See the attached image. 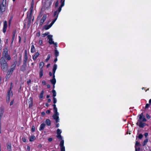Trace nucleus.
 Listing matches in <instances>:
<instances>
[{"instance_id": "f257e3e1", "label": "nucleus", "mask_w": 151, "mask_h": 151, "mask_svg": "<svg viewBox=\"0 0 151 151\" xmlns=\"http://www.w3.org/2000/svg\"><path fill=\"white\" fill-rule=\"evenodd\" d=\"M9 49L7 47H5L3 49L2 53V57L0 60L9 61L11 59V57L9 54H8Z\"/></svg>"}, {"instance_id": "f03ea898", "label": "nucleus", "mask_w": 151, "mask_h": 151, "mask_svg": "<svg viewBox=\"0 0 151 151\" xmlns=\"http://www.w3.org/2000/svg\"><path fill=\"white\" fill-rule=\"evenodd\" d=\"M0 64L1 65V68L4 71H6L8 69L9 66L6 60H3L0 59Z\"/></svg>"}, {"instance_id": "7ed1b4c3", "label": "nucleus", "mask_w": 151, "mask_h": 151, "mask_svg": "<svg viewBox=\"0 0 151 151\" xmlns=\"http://www.w3.org/2000/svg\"><path fill=\"white\" fill-rule=\"evenodd\" d=\"M139 116V118L138 119V122L136 123V124L140 127L143 128L146 124L145 123H143L142 121V118L143 116V113H142Z\"/></svg>"}, {"instance_id": "20e7f679", "label": "nucleus", "mask_w": 151, "mask_h": 151, "mask_svg": "<svg viewBox=\"0 0 151 151\" xmlns=\"http://www.w3.org/2000/svg\"><path fill=\"white\" fill-rule=\"evenodd\" d=\"M6 6V0H3L1 4L0 3V14L2 15L5 11Z\"/></svg>"}, {"instance_id": "39448f33", "label": "nucleus", "mask_w": 151, "mask_h": 151, "mask_svg": "<svg viewBox=\"0 0 151 151\" xmlns=\"http://www.w3.org/2000/svg\"><path fill=\"white\" fill-rule=\"evenodd\" d=\"M51 4V2L50 1H47L45 2V4L42 6V9H43L45 10L48 9Z\"/></svg>"}, {"instance_id": "423d86ee", "label": "nucleus", "mask_w": 151, "mask_h": 151, "mask_svg": "<svg viewBox=\"0 0 151 151\" xmlns=\"http://www.w3.org/2000/svg\"><path fill=\"white\" fill-rule=\"evenodd\" d=\"M17 61H14V63L11 66V67L9 70L10 72H12V73L13 72V71L15 69V68L16 66V65L17 64Z\"/></svg>"}, {"instance_id": "0eeeda50", "label": "nucleus", "mask_w": 151, "mask_h": 151, "mask_svg": "<svg viewBox=\"0 0 151 151\" xmlns=\"http://www.w3.org/2000/svg\"><path fill=\"white\" fill-rule=\"evenodd\" d=\"M7 25V22L6 21H5L4 22V27L3 29V31L4 33H5L6 31Z\"/></svg>"}, {"instance_id": "6e6552de", "label": "nucleus", "mask_w": 151, "mask_h": 151, "mask_svg": "<svg viewBox=\"0 0 151 151\" xmlns=\"http://www.w3.org/2000/svg\"><path fill=\"white\" fill-rule=\"evenodd\" d=\"M59 115L57 114H54L52 116V117H53L54 119H55L56 123H58L59 122V118L58 116Z\"/></svg>"}, {"instance_id": "1a4fd4ad", "label": "nucleus", "mask_w": 151, "mask_h": 151, "mask_svg": "<svg viewBox=\"0 0 151 151\" xmlns=\"http://www.w3.org/2000/svg\"><path fill=\"white\" fill-rule=\"evenodd\" d=\"M7 148L9 151H11V144L10 142L7 144Z\"/></svg>"}, {"instance_id": "9d476101", "label": "nucleus", "mask_w": 151, "mask_h": 151, "mask_svg": "<svg viewBox=\"0 0 151 151\" xmlns=\"http://www.w3.org/2000/svg\"><path fill=\"white\" fill-rule=\"evenodd\" d=\"M46 126L45 124V123L42 124L40 125V127L39 128V130L40 131L43 130Z\"/></svg>"}, {"instance_id": "9b49d317", "label": "nucleus", "mask_w": 151, "mask_h": 151, "mask_svg": "<svg viewBox=\"0 0 151 151\" xmlns=\"http://www.w3.org/2000/svg\"><path fill=\"white\" fill-rule=\"evenodd\" d=\"M12 87L11 86L10 87V89L9 90H8L7 92V96L9 97L10 98V96H12L13 95V92L12 91H11V93H10V91H11V89L12 88Z\"/></svg>"}, {"instance_id": "f8f14e48", "label": "nucleus", "mask_w": 151, "mask_h": 151, "mask_svg": "<svg viewBox=\"0 0 151 151\" xmlns=\"http://www.w3.org/2000/svg\"><path fill=\"white\" fill-rule=\"evenodd\" d=\"M40 54L38 52H36L34 56H33V59L34 60H36L37 57L39 56Z\"/></svg>"}, {"instance_id": "ddd939ff", "label": "nucleus", "mask_w": 151, "mask_h": 151, "mask_svg": "<svg viewBox=\"0 0 151 151\" xmlns=\"http://www.w3.org/2000/svg\"><path fill=\"white\" fill-rule=\"evenodd\" d=\"M15 34H16V31H14L13 32V36H12V42H11V46L12 45L14 39Z\"/></svg>"}, {"instance_id": "4468645a", "label": "nucleus", "mask_w": 151, "mask_h": 151, "mask_svg": "<svg viewBox=\"0 0 151 151\" xmlns=\"http://www.w3.org/2000/svg\"><path fill=\"white\" fill-rule=\"evenodd\" d=\"M43 69L40 68L39 72L40 78H41L43 76Z\"/></svg>"}, {"instance_id": "2eb2a0df", "label": "nucleus", "mask_w": 151, "mask_h": 151, "mask_svg": "<svg viewBox=\"0 0 151 151\" xmlns=\"http://www.w3.org/2000/svg\"><path fill=\"white\" fill-rule=\"evenodd\" d=\"M27 66L23 65L21 67V70L22 71H24L26 69Z\"/></svg>"}, {"instance_id": "dca6fc26", "label": "nucleus", "mask_w": 151, "mask_h": 151, "mask_svg": "<svg viewBox=\"0 0 151 151\" xmlns=\"http://www.w3.org/2000/svg\"><path fill=\"white\" fill-rule=\"evenodd\" d=\"M30 101L28 102L29 104V107L31 108L32 106V100L31 97L30 98Z\"/></svg>"}, {"instance_id": "f3484780", "label": "nucleus", "mask_w": 151, "mask_h": 151, "mask_svg": "<svg viewBox=\"0 0 151 151\" xmlns=\"http://www.w3.org/2000/svg\"><path fill=\"white\" fill-rule=\"evenodd\" d=\"M45 123L47 126H49L50 125V121L49 119H47L45 121Z\"/></svg>"}, {"instance_id": "a211bd4d", "label": "nucleus", "mask_w": 151, "mask_h": 151, "mask_svg": "<svg viewBox=\"0 0 151 151\" xmlns=\"http://www.w3.org/2000/svg\"><path fill=\"white\" fill-rule=\"evenodd\" d=\"M35 137L34 136L32 135L30 137L29 139V141L30 142H32L35 140Z\"/></svg>"}, {"instance_id": "6ab92c4d", "label": "nucleus", "mask_w": 151, "mask_h": 151, "mask_svg": "<svg viewBox=\"0 0 151 151\" xmlns=\"http://www.w3.org/2000/svg\"><path fill=\"white\" fill-rule=\"evenodd\" d=\"M55 55L56 57H57L59 55V52L57 50V48L56 47L55 50Z\"/></svg>"}, {"instance_id": "aec40b11", "label": "nucleus", "mask_w": 151, "mask_h": 151, "mask_svg": "<svg viewBox=\"0 0 151 151\" xmlns=\"http://www.w3.org/2000/svg\"><path fill=\"white\" fill-rule=\"evenodd\" d=\"M35 49L34 45H32L31 46V52L34 53L35 52Z\"/></svg>"}, {"instance_id": "412c9836", "label": "nucleus", "mask_w": 151, "mask_h": 151, "mask_svg": "<svg viewBox=\"0 0 151 151\" xmlns=\"http://www.w3.org/2000/svg\"><path fill=\"white\" fill-rule=\"evenodd\" d=\"M32 17V16L29 15L28 17V24H30L31 22V20Z\"/></svg>"}, {"instance_id": "4be33fe9", "label": "nucleus", "mask_w": 151, "mask_h": 151, "mask_svg": "<svg viewBox=\"0 0 151 151\" xmlns=\"http://www.w3.org/2000/svg\"><path fill=\"white\" fill-rule=\"evenodd\" d=\"M44 93V91L42 90L40 93L39 98L40 99H42L43 97V95Z\"/></svg>"}, {"instance_id": "5701e85b", "label": "nucleus", "mask_w": 151, "mask_h": 151, "mask_svg": "<svg viewBox=\"0 0 151 151\" xmlns=\"http://www.w3.org/2000/svg\"><path fill=\"white\" fill-rule=\"evenodd\" d=\"M64 140H61V141L60 142V147H64Z\"/></svg>"}, {"instance_id": "b1692460", "label": "nucleus", "mask_w": 151, "mask_h": 151, "mask_svg": "<svg viewBox=\"0 0 151 151\" xmlns=\"http://www.w3.org/2000/svg\"><path fill=\"white\" fill-rule=\"evenodd\" d=\"M46 17H46V15H44L42 18L41 19V21H42L43 22H45V20L46 19Z\"/></svg>"}, {"instance_id": "393cba45", "label": "nucleus", "mask_w": 151, "mask_h": 151, "mask_svg": "<svg viewBox=\"0 0 151 151\" xmlns=\"http://www.w3.org/2000/svg\"><path fill=\"white\" fill-rule=\"evenodd\" d=\"M53 111L54 113V114L59 115V113L57 111V108L53 109Z\"/></svg>"}, {"instance_id": "a878e982", "label": "nucleus", "mask_w": 151, "mask_h": 151, "mask_svg": "<svg viewBox=\"0 0 151 151\" xmlns=\"http://www.w3.org/2000/svg\"><path fill=\"white\" fill-rule=\"evenodd\" d=\"M27 51L26 50H25V52L24 55V60H27L28 59V57L27 53Z\"/></svg>"}, {"instance_id": "bb28decb", "label": "nucleus", "mask_w": 151, "mask_h": 151, "mask_svg": "<svg viewBox=\"0 0 151 151\" xmlns=\"http://www.w3.org/2000/svg\"><path fill=\"white\" fill-rule=\"evenodd\" d=\"M44 63L43 62H41L39 64L40 68H42L43 66H44Z\"/></svg>"}, {"instance_id": "cd10ccee", "label": "nucleus", "mask_w": 151, "mask_h": 151, "mask_svg": "<svg viewBox=\"0 0 151 151\" xmlns=\"http://www.w3.org/2000/svg\"><path fill=\"white\" fill-rule=\"evenodd\" d=\"M4 112V109L3 107H1L0 109V113L3 114Z\"/></svg>"}, {"instance_id": "c85d7f7f", "label": "nucleus", "mask_w": 151, "mask_h": 151, "mask_svg": "<svg viewBox=\"0 0 151 151\" xmlns=\"http://www.w3.org/2000/svg\"><path fill=\"white\" fill-rule=\"evenodd\" d=\"M148 141V139H145L144 141L143 142V143H142V145L143 146H145V145H146L147 143V142Z\"/></svg>"}, {"instance_id": "c756f323", "label": "nucleus", "mask_w": 151, "mask_h": 151, "mask_svg": "<svg viewBox=\"0 0 151 151\" xmlns=\"http://www.w3.org/2000/svg\"><path fill=\"white\" fill-rule=\"evenodd\" d=\"M50 82L53 85H55L56 83V79H52L50 80Z\"/></svg>"}, {"instance_id": "7c9ffc66", "label": "nucleus", "mask_w": 151, "mask_h": 151, "mask_svg": "<svg viewBox=\"0 0 151 151\" xmlns=\"http://www.w3.org/2000/svg\"><path fill=\"white\" fill-rule=\"evenodd\" d=\"M52 92L53 94L52 96L53 97H55L56 96V91L54 90H53L52 91Z\"/></svg>"}, {"instance_id": "2f4dec72", "label": "nucleus", "mask_w": 151, "mask_h": 151, "mask_svg": "<svg viewBox=\"0 0 151 151\" xmlns=\"http://www.w3.org/2000/svg\"><path fill=\"white\" fill-rule=\"evenodd\" d=\"M59 13L58 12V11H56L54 12V16L56 17L58 15V14Z\"/></svg>"}, {"instance_id": "473e14b6", "label": "nucleus", "mask_w": 151, "mask_h": 151, "mask_svg": "<svg viewBox=\"0 0 151 151\" xmlns=\"http://www.w3.org/2000/svg\"><path fill=\"white\" fill-rule=\"evenodd\" d=\"M140 146V144L139 143V142H138V141H136L135 143V147H137V146Z\"/></svg>"}, {"instance_id": "72a5a7b5", "label": "nucleus", "mask_w": 151, "mask_h": 151, "mask_svg": "<svg viewBox=\"0 0 151 151\" xmlns=\"http://www.w3.org/2000/svg\"><path fill=\"white\" fill-rule=\"evenodd\" d=\"M57 135L60 134L62 132L61 130H60L59 129H58L57 130Z\"/></svg>"}, {"instance_id": "f704fd0d", "label": "nucleus", "mask_w": 151, "mask_h": 151, "mask_svg": "<svg viewBox=\"0 0 151 151\" xmlns=\"http://www.w3.org/2000/svg\"><path fill=\"white\" fill-rule=\"evenodd\" d=\"M48 42L50 44H54V42L53 41L52 39V40H49Z\"/></svg>"}, {"instance_id": "c9c22d12", "label": "nucleus", "mask_w": 151, "mask_h": 151, "mask_svg": "<svg viewBox=\"0 0 151 151\" xmlns=\"http://www.w3.org/2000/svg\"><path fill=\"white\" fill-rule=\"evenodd\" d=\"M43 27L45 29L47 30L49 29L50 27L49 26V25H45Z\"/></svg>"}, {"instance_id": "e433bc0d", "label": "nucleus", "mask_w": 151, "mask_h": 151, "mask_svg": "<svg viewBox=\"0 0 151 151\" xmlns=\"http://www.w3.org/2000/svg\"><path fill=\"white\" fill-rule=\"evenodd\" d=\"M57 137L58 139H59L61 140H63L62 139V138H63L62 137V136L60 134L57 135Z\"/></svg>"}, {"instance_id": "4c0bfd02", "label": "nucleus", "mask_w": 151, "mask_h": 151, "mask_svg": "<svg viewBox=\"0 0 151 151\" xmlns=\"http://www.w3.org/2000/svg\"><path fill=\"white\" fill-rule=\"evenodd\" d=\"M63 6H63V5L62 6V4H61V6L58 8V10L57 11H58V12L59 13L60 12V11H61V10L62 7Z\"/></svg>"}, {"instance_id": "58836bf2", "label": "nucleus", "mask_w": 151, "mask_h": 151, "mask_svg": "<svg viewBox=\"0 0 151 151\" xmlns=\"http://www.w3.org/2000/svg\"><path fill=\"white\" fill-rule=\"evenodd\" d=\"M142 122H145L147 121V119H146L145 117L143 116L142 118Z\"/></svg>"}, {"instance_id": "ea45409f", "label": "nucleus", "mask_w": 151, "mask_h": 151, "mask_svg": "<svg viewBox=\"0 0 151 151\" xmlns=\"http://www.w3.org/2000/svg\"><path fill=\"white\" fill-rule=\"evenodd\" d=\"M10 98L9 97L7 96L6 98V102L7 103H9V101H10Z\"/></svg>"}, {"instance_id": "a19ab883", "label": "nucleus", "mask_w": 151, "mask_h": 151, "mask_svg": "<svg viewBox=\"0 0 151 151\" xmlns=\"http://www.w3.org/2000/svg\"><path fill=\"white\" fill-rule=\"evenodd\" d=\"M57 65L56 64H55L53 66L52 70H56L57 69Z\"/></svg>"}, {"instance_id": "79ce46f5", "label": "nucleus", "mask_w": 151, "mask_h": 151, "mask_svg": "<svg viewBox=\"0 0 151 151\" xmlns=\"http://www.w3.org/2000/svg\"><path fill=\"white\" fill-rule=\"evenodd\" d=\"M52 35H49L47 36L48 39L49 40H52Z\"/></svg>"}, {"instance_id": "37998d69", "label": "nucleus", "mask_w": 151, "mask_h": 151, "mask_svg": "<svg viewBox=\"0 0 151 151\" xmlns=\"http://www.w3.org/2000/svg\"><path fill=\"white\" fill-rule=\"evenodd\" d=\"M10 76H9V74H7L6 75V76L5 78H6V81L8 80V79L10 77Z\"/></svg>"}, {"instance_id": "c03bdc74", "label": "nucleus", "mask_w": 151, "mask_h": 151, "mask_svg": "<svg viewBox=\"0 0 151 151\" xmlns=\"http://www.w3.org/2000/svg\"><path fill=\"white\" fill-rule=\"evenodd\" d=\"M50 55H47V58H46V59L45 60V61L46 62H47L48 60H49V59H50Z\"/></svg>"}, {"instance_id": "a18cd8bd", "label": "nucleus", "mask_w": 151, "mask_h": 151, "mask_svg": "<svg viewBox=\"0 0 151 151\" xmlns=\"http://www.w3.org/2000/svg\"><path fill=\"white\" fill-rule=\"evenodd\" d=\"M35 127L34 126V125L32 126V132H33L35 131Z\"/></svg>"}, {"instance_id": "49530a36", "label": "nucleus", "mask_w": 151, "mask_h": 151, "mask_svg": "<svg viewBox=\"0 0 151 151\" xmlns=\"http://www.w3.org/2000/svg\"><path fill=\"white\" fill-rule=\"evenodd\" d=\"M49 32H47V33H46L43 34H42V36L43 37H45L48 34H49Z\"/></svg>"}, {"instance_id": "de8ad7c7", "label": "nucleus", "mask_w": 151, "mask_h": 151, "mask_svg": "<svg viewBox=\"0 0 151 151\" xmlns=\"http://www.w3.org/2000/svg\"><path fill=\"white\" fill-rule=\"evenodd\" d=\"M143 136V135L141 134H140L139 135L138 138L139 139H141L142 138Z\"/></svg>"}, {"instance_id": "09e8293b", "label": "nucleus", "mask_w": 151, "mask_h": 151, "mask_svg": "<svg viewBox=\"0 0 151 151\" xmlns=\"http://www.w3.org/2000/svg\"><path fill=\"white\" fill-rule=\"evenodd\" d=\"M65 0H61L60 2L61 4H62V6H64V2Z\"/></svg>"}, {"instance_id": "8fccbe9b", "label": "nucleus", "mask_w": 151, "mask_h": 151, "mask_svg": "<svg viewBox=\"0 0 151 151\" xmlns=\"http://www.w3.org/2000/svg\"><path fill=\"white\" fill-rule=\"evenodd\" d=\"M60 150H61V151H65V147H60Z\"/></svg>"}, {"instance_id": "3c124183", "label": "nucleus", "mask_w": 151, "mask_h": 151, "mask_svg": "<svg viewBox=\"0 0 151 151\" xmlns=\"http://www.w3.org/2000/svg\"><path fill=\"white\" fill-rule=\"evenodd\" d=\"M27 60H23V65H25L27 66Z\"/></svg>"}, {"instance_id": "603ef678", "label": "nucleus", "mask_w": 151, "mask_h": 151, "mask_svg": "<svg viewBox=\"0 0 151 151\" xmlns=\"http://www.w3.org/2000/svg\"><path fill=\"white\" fill-rule=\"evenodd\" d=\"M12 73V72H10L9 70H8L7 74H9V75L10 76Z\"/></svg>"}, {"instance_id": "864d4df0", "label": "nucleus", "mask_w": 151, "mask_h": 151, "mask_svg": "<svg viewBox=\"0 0 151 151\" xmlns=\"http://www.w3.org/2000/svg\"><path fill=\"white\" fill-rule=\"evenodd\" d=\"M53 103L55 104L57 102V100L56 99L55 97L53 98Z\"/></svg>"}, {"instance_id": "5fc2aeb1", "label": "nucleus", "mask_w": 151, "mask_h": 151, "mask_svg": "<svg viewBox=\"0 0 151 151\" xmlns=\"http://www.w3.org/2000/svg\"><path fill=\"white\" fill-rule=\"evenodd\" d=\"M42 44V40H40L39 41V44L40 45H41Z\"/></svg>"}, {"instance_id": "6e6d98bb", "label": "nucleus", "mask_w": 151, "mask_h": 151, "mask_svg": "<svg viewBox=\"0 0 151 151\" xmlns=\"http://www.w3.org/2000/svg\"><path fill=\"white\" fill-rule=\"evenodd\" d=\"M58 1H57L56 2V3L55 4V7H57L58 6Z\"/></svg>"}, {"instance_id": "4d7b16f0", "label": "nucleus", "mask_w": 151, "mask_h": 151, "mask_svg": "<svg viewBox=\"0 0 151 151\" xmlns=\"http://www.w3.org/2000/svg\"><path fill=\"white\" fill-rule=\"evenodd\" d=\"M149 106H150L149 104H146L145 108H147L149 107Z\"/></svg>"}, {"instance_id": "13d9d810", "label": "nucleus", "mask_w": 151, "mask_h": 151, "mask_svg": "<svg viewBox=\"0 0 151 151\" xmlns=\"http://www.w3.org/2000/svg\"><path fill=\"white\" fill-rule=\"evenodd\" d=\"M42 83L43 85H45L46 84V82L45 81H43Z\"/></svg>"}, {"instance_id": "bf43d9fd", "label": "nucleus", "mask_w": 151, "mask_h": 151, "mask_svg": "<svg viewBox=\"0 0 151 151\" xmlns=\"http://www.w3.org/2000/svg\"><path fill=\"white\" fill-rule=\"evenodd\" d=\"M32 9L30 10L29 15L32 16Z\"/></svg>"}, {"instance_id": "052dcab7", "label": "nucleus", "mask_w": 151, "mask_h": 151, "mask_svg": "<svg viewBox=\"0 0 151 151\" xmlns=\"http://www.w3.org/2000/svg\"><path fill=\"white\" fill-rule=\"evenodd\" d=\"M52 140V138H49L48 139V141L49 142H51Z\"/></svg>"}, {"instance_id": "680f3d73", "label": "nucleus", "mask_w": 151, "mask_h": 151, "mask_svg": "<svg viewBox=\"0 0 151 151\" xmlns=\"http://www.w3.org/2000/svg\"><path fill=\"white\" fill-rule=\"evenodd\" d=\"M146 117L147 119H149L150 118V116L149 115H148V114H147L146 115Z\"/></svg>"}, {"instance_id": "e2e57ef3", "label": "nucleus", "mask_w": 151, "mask_h": 151, "mask_svg": "<svg viewBox=\"0 0 151 151\" xmlns=\"http://www.w3.org/2000/svg\"><path fill=\"white\" fill-rule=\"evenodd\" d=\"M148 135V133H145L144 134V136L145 137V138H146Z\"/></svg>"}, {"instance_id": "0e129e2a", "label": "nucleus", "mask_w": 151, "mask_h": 151, "mask_svg": "<svg viewBox=\"0 0 151 151\" xmlns=\"http://www.w3.org/2000/svg\"><path fill=\"white\" fill-rule=\"evenodd\" d=\"M13 103H14V100L13 99L12 100L10 103V106H11L13 104Z\"/></svg>"}, {"instance_id": "69168bd1", "label": "nucleus", "mask_w": 151, "mask_h": 151, "mask_svg": "<svg viewBox=\"0 0 151 151\" xmlns=\"http://www.w3.org/2000/svg\"><path fill=\"white\" fill-rule=\"evenodd\" d=\"M22 139L23 142H26V139L24 137H22Z\"/></svg>"}, {"instance_id": "338daca9", "label": "nucleus", "mask_w": 151, "mask_h": 151, "mask_svg": "<svg viewBox=\"0 0 151 151\" xmlns=\"http://www.w3.org/2000/svg\"><path fill=\"white\" fill-rule=\"evenodd\" d=\"M46 113L47 114H49L50 113V111L49 110H47L46 111Z\"/></svg>"}, {"instance_id": "774afa93", "label": "nucleus", "mask_w": 151, "mask_h": 151, "mask_svg": "<svg viewBox=\"0 0 151 151\" xmlns=\"http://www.w3.org/2000/svg\"><path fill=\"white\" fill-rule=\"evenodd\" d=\"M41 114L43 116H44L45 114V112L44 111L42 112L41 113Z\"/></svg>"}]
</instances>
